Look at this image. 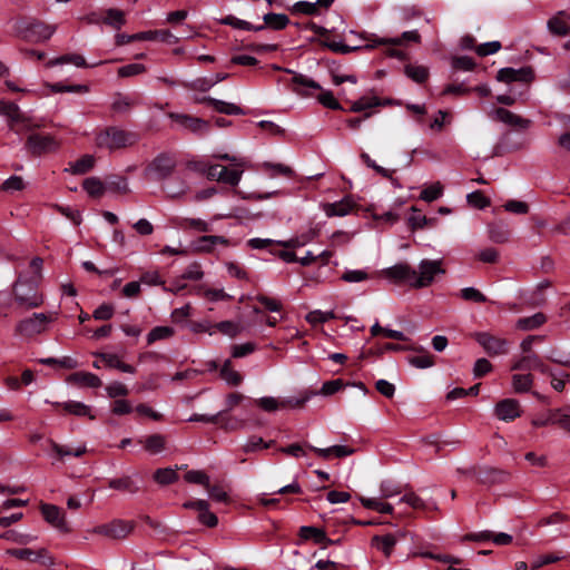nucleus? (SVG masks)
I'll list each match as a JSON object with an SVG mask.
<instances>
[{
	"label": "nucleus",
	"mask_w": 570,
	"mask_h": 570,
	"mask_svg": "<svg viewBox=\"0 0 570 570\" xmlns=\"http://www.w3.org/2000/svg\"><path fill=\"white\" fill-rule=\"evenodd\" d=\"M549 30L557 36H567L570 32V26L561 20L559 16L551 18L548 21Z\"/></svg>",
	"instance_id": "obj_49"
},
{
	"label": "nucleus",
	"mask_w": 570,
	"mask_h": 570,
	"mask_svg": "<svg viewBox=\"0 0 570 570\" xmlns=\"http://www.w3.org/2000/svg\"><path fill=\"white\" fill-rule=\"evenodd\" d=\"M420 353L421 355L419 356H410L407 358L411 365L417 368H428L434 365V356L431 355L424 347Z\"/></svg>",
	"instance_id": "obj_44"
},
{
	"label": "nucleus",
	"mask_w": 570,
	"mask_h": 570,
	"mask_svg": "<svg viewBox=\"0 0 570 570\" xmlns=\"http://www.w3.org/2000/svg\"><path fill=\"white\" fill-rule=\"evenodd\" d=\"M106 61H100V62H97L95 65L89 66V65H87L86 59L81 55L68 53V55H63L61 57H58V58H56L53 60H50L47 63V66L48 67H52V66H56V65L73 63L77 67L86 68V67H95V66H98V65H102Z\"/></svg>",
	"instance_id": "obj_24"
},
{
	"label": "nucleus",
	"mask_w": 570,
	"mask_h": 570,
	"mask_svg": "<svg viewBox=\"0 0 570 570\" xmlns=\"http://www.w3.org/2000/svg\"><path fill=\"white\" fill-rule=\"evenodd\" d=\"M131 106L132 101L128 97L118 95L114 100L111 108L115 112L125 114L129 111Z\"/></svg>",
	"instance_id": "obj_62"
},
{
	"label": "nucleus",
	"mask_w": 570,
	"mask_h": 570,
	"mask_svg": "<svg viewBox=\"0 0 570 570\" xmlns=\"http://www.w3.org/2000/svg\"><path fill=\"white\" fill-rule=\"evenodd\" d=\"M49 317L43 313H36L32 317L20 321L16 326V333L23 336H33L45 331Z\"/></svg>",
	"instance_id": "obj_8"
},
{
	"label": "nucleus",
	"mask_w": 570,
	"mask_h": 570,
	"mask_svg": "<svg viewBox=\"0 0 570 570\" xmlns=\"http://www.w3.org/2000/svg\"><path fill=\"white\" fill-rule=\"evenodd\" d=\"M173 334H174V330L171 327L157 326L149 332V334L147 336V342H148V344H153L154 342H156L158 340H164V338L170 337Z\"/></svg>",
	"instance_id": "obj_52"
},
{
	"label": "nucleus",
	"mask_w": 570,
	"mask_h": 570,
	"mask_svg": "<svg viewBox=\"0 0 570 570\" xmlns=\"http://www.w3.org/2000/svg\"><path fill=\"white\" fill-rule=\"evenodd\" d=\"M411 210L413 214L407 218V224L412 232L434 226L438 222L436 218H429L424 215H421L416 207H412Z\"/></svg>",
	"instance_id": "obj_25"
},
{
	"label": "nucleus",
	"mask_w": 570,
	"mask_h": 570,
	"mask_svg": "<svg viewBox=\"0 0 570 570\" xmlns=\"http://www.w3.org/2000/svg\"><path fill=\"white\" fill-rule=\"evenodd\" d=\"M102 23L119 30L126 23L125 12L115 8L104 10Z\"/></svg>",
	"instance_id": "obj_27"
},
{
	"label": "nucleus",
	"mask_w": 570,
	"mask_h": 570,
	"mask_svg": "<svg viewBox=\"0 0 570 570\" xmlns=\"http://www.w3.org/2000/svg\"><path fill=\"white\" fill-rule=\"evenodd\" d=\"M512 371L538 370L542 374H551L548 365L535 353L528 354L518 360L511 367Z\"/></svg>",
	"instance_id": "obj_18"
},
{
	"label": "nucleus",
	"mask_w": 570,
	"mask_h": 570,
	"mask_svg": "<svg viewBox=\"0 0 570 570\" xmlns=\"http://www.w3.org/2000/svg\"><path fill=\"white\" fill-rule=\"evenodd\" d=\"M474 67L475 62L470 57L461 56L452 58V68L454 70H472Z\"/></svg>",
	"instance_id": "obj_61"
},
{
	"label": "nucleus",
	"mask_w": 570,
	"mask_h": 570,
	"mask_svg": "<svg viewBox=\"0 0 570 570\" xmlns=\"http://www.w3.org/2000/svg\"><path fill=\"white\" fill-rule=\"evenodd\" d=\"M385 277L395 283H405L413 288H423L434 282L438 274H444L441 261L423 259L414 269L407 263H400L383 271Z\"/></svg>",
	"instance_id": "obj_1"
},
{
	"label": "nucleus",
	"mask_w": 570,
	"mask_h": 570,
	"mask_svg": "<svg viewBox=\"0 0 570 570\" xmlns=\"http://www.w3.org/2000/svg\"><path fill=\"white\" fill-rule=\"evenodd\" d=\"M108 487L110 489L128 492L130 494L137 493L139 491V487L128 475L109 480Z\"/></svg>",
	"instance_id": "obj_30"
},
{
	"label": "nucleus",
	"mask_w": 570,
	"mask_h": 570,
	"mask_svg": "<svg viewBox=\"0 0 570 570\" xmlns=\"http://www.w3.org/2000/svg\"><path fill=\"white\" fill-rule=\"evenodd\" d=\"M265 28L269 27L273 30H283L289 23V19L284 13L269 12L263 17Z\"/></svg>",
	"instance_id": "obj_36"
},
{
	"label": "nucleus",
	"mask_w": 570,
	"mask_h": 570,
	"mask_svg": "<svg viewBox=\"0 0 570 570\" xmlns=\"http://www.w3.org/2000/svg\"><path fill=\"white\" fill-rule=\"evenodd\" d=\"M95 157L91 155H85L80 159L70 164V168H66V171H70L72 175H83L88 173L95 166Z\"/></svg>",
	"instance_id": "obj_33"
},
{
	"label": "nucleus",
	"mask_w": 570,
	"mask_h": 570,
	"mask_svg": "<svg viewBox=\"0 0 570 570\" xmlns=\"http://www.w3.org/2000/svg\"><path fill=\"white\" fill-rule=\"evenodd\" d=\"M198 102L212 106L216 111H218L220 114H226V115H244L245 114V111L240 107H238L234 104H230V102H225L223 100L212 98V97H204V98L199 99Z\"/></svg>",
	"instance_id": "obj_21"
},
{
	"label": "nucleus",
	"mask_w": 570,
	"mask_h": 570,
	"mask_svg": "<svg viewBox=\"0 0 570 570\" xmlns=\"http://www.w3.org/2000/svg\"><path fill=\"white\" fill-rule=\"evenodd\" d=\"M299 535L305 540L313 539L316 543H324L325 546L335 543V541L326 537L322 529L315 527H302Z\"/></svg>",
	"instance_id": "obj_28"
},
{
	"label": "nucleus",
	"mask_w": 570,
	"mask_h": 570,
	"mask_svg": "<svg viewBox=\"0 0 570 570\" xmlns=\"http://www.w3.org/2000/svg\"><path fill=\"white\" fill-rule=\"evenodd\" d=\"M495 415L503 421L514 420L520 416V405L517 400L505 399L495 405Z\"/></svg>",
	"instance_id": "obj_19"
},
{
	"label": "nucleus",
	"mask_w": 570,
	"mask_h": 570,
	"mask_svg": "<svg viewBox=\"0 0 570 570\" xmlns=\"http://www.w3.org/2000/svg\"><path fill=\"white\" fill-rule=\"evenodd\" d=\"M403 351L421 352V351H423V347L415 346V345L405 346V345H401V344H396V343H386L379 351H376V352L370 351L368 354L381 356L384 352H403Z\"/></svg>",
	"instance_id": "obj_45"
},
{
	"label": "nucleus",
	"mask_w": 570,
	"mask_h": 570,
	"mask_svg": "<svg viewBox=\"0 0 570 570\" xmlns=\"http://www.w3.org/2000/svg\"><path fill=\"white\" fill-rule=\"evenodd\" d=\"M18 35L27 41H45L55 32V27L39 20H21L16 24Z\"/></svg>",
	"instance_id": "obj_5"
},
{
	"label": "nucleus",
	"mask_w": 570,
	"mask_h": 570,
	"mask_svg": "<svg viewBox=\"0 0 570 570\" xmlns=\"http://www.w3.org/2000/svg\"><path fill=\"white\" fill-rule=\"evenodd\" d=\"M135 529L134 521H125L121 519H114L108 523L97 525L92 529V533L104 535L112 540L126 539Z\"/></svg>",
	"instance_id": "obj_6"
},
{
	"label": "nucleus",
	"mask_w": 570,
	"mask_h": 570,
	"mask_svg": "<svg viewBox=\"0 0 570 570\" xmlns=\"http://www.w3.org/2000/svg\"><path fill=\"white\" fill-rule=\"evenodd\" d=\"M60 141L52 135L32 132L26 139V150L33 157L56 153L60 148Z\"/></svg>",
	"instance_id": "obj_4"
},
{
	"label": "nucleus",
	"mask_w": 570,
	"mask_h": 570,
	"mask_svg": "<svg viewBox=\"0 0 570 570\" xmlns=\"http://www.w3.org/2000/svg\"><path fill=\"white\" fill-rule=\"evenodd\" d=\"M58 406H61L63 411H66L69 414L76 415V416H89L91 420L95 419L94 415L90 414L91 409L90 406L76 401H68L63 403H58Z\"/></svg>",
	"instance_id": "obj_32"
},
{
	"label": "nucleus",
	"mask_w": 570,
	"mask_h": 570,
	"mask_svg": "<svg viewBox=\"0 0 570 570\" xmlns=\"http://www.w3.org/2000/svg\"><path fill=\"white\" fill-rule=\"evenodd\" d=\"M443 194V186L440 181L432 184L421 191L420 198L424 202L431 203L440 198Z\"/></svg>",
	"instance_id": "obj_48"
},
{
	"label": "nucleus",
	"mask_w": 570,
	"mask_h": 570,
	"mask_svg": "<svg viewBox=\"0 0 570 570\" xmlns=\"http://www.w3.org/2000/svg\"><path fill=\"white\" fill-rule=\"evenodd\" d=\"M353 203L348 199L324 205V210L328 217L345 216L351 213Z\"/></svg>",
	"instance_id": "obj_35"
},
{
	"label": "nucleus",
	"mask_w": 570,
	"mask_h": 570,
	"mask_svg": "<svg viewBox=\"0 0 570 570\" xmlns=\"http://www.w3.org/2000/svg\"><path fill=\"white\" fill-rule=\"evenodd\" d=\"M547 322V317L543 313H537L529 317H522L517 321V327L521 331H532Z\"/></svg>",
	"instance_id": "obj_34"
},
{
	"label": "nucleus",
	"mask_w": 570,
	"mask_h": 570,
	"mask_svg": "<svg viewBox=\"0 0 570 570\" xmlns=\"http://www.w3.org/2000/svg\"><path fill=\"white\" fill-rule=\"evenodd\" d=\"M551 424H558L570 432V412L561 410L550 411Z\"/></svg>",
	"instance_id": "obj_50"
},
{
	"label": "nucleus",
	"mask_w": 570,
	"mask_h": 570,
	"mask_svg": "<svg viewBox=\"0 0 570 570\" xmlns=\"http://www.w3.org/2000/svg\"><path fill=\"white\" fill-rule=\"evenodd\" d=\"M320 6L316 2L299 1L293 7L294 12H299L308 16H315L320 13Z\"/></svg>",
	"instance_id": "obj_54"
},
{
	"label": "nucleus",
	"mask_w": 570,
	"mask_h": 570,
	"mask_svg": "<svg viewBox=\"0 0 570 570\" xmlns=\"http://www.w3.org/2000/svg\"><path fill=\"white\" fill-rule=\"evenodd\" d=\"M371 334L372 336L383 335L396 341H409V337H406L403 332L382 327L377 322L371 327Z\"/></svg>",
	"instance_id": "obj_40"
},
{
	"label": "nucleus",
	"mask_w": 570,
	"mask_h": 570,
	"mask_svg": "<svg viewBox=\"0 0 570 570\" xmlns=\"http://www.w3.org/2000/svg\"><path fill=\"white\" fill-rule=\"evenodd\" d=\"M361 159L363 160V163L368 167V168H372L373 170H375L379 175H381L382 177L384 178H387L393 186L400 188L401 187V184L399 181V179L394 178L393 177V173L394 170H391V169H386L380 165H377L366 153H362L360 155Z\"/></svg>",
	"instance_id": "obj_26"
},
{
	"label": "nucleus",
	"mask_w": 570,
	"mask_h": 570,
	"mask_svg": "<svg viewBox=\"0 0 570 570\" xmlns=\"http://www.w3.org/2000/svg\"><path fill=\"white\" fill-rule=\"evenodd\" d=\"M263 168L271 171V176L283 175L285 177H293L294 171L291 167L283 164L264 163Z\"/></svg>",
	"instance_id": "obj_53"
},
{
	"label": "nucleus",
	"mask_w": 570,
	"mask_h": 570,
	"mask_svg": "<svg viewBox=\"0 0 570 570\" xmlns=\"http://www.w3.org/2000/svg\"><path fill=\"white\" fill-rule=\"evenodd\" d=\"M85 190L92 197H100L106 190L105 184L97 177L86 178L82 183Z\"/></svg>",
	"instance_id": "obj_41"
},
{
	"label": "nucleus",
	"mask_w": 570,
	"mask_h": 570,
	"mask_svg": "<svg viewBox=\"0 0 570 570\" xmlns=\"http://www.w3.org/2000/svg\"><path fill=\"white\" fill-rule=\"evenodd\" d=\"M137 140L138 136L135 132L118 127H107L97 134L95 142L99 148L115 150L132 146Z\"/></svg>",
	"instance_id": "obj_2"
},
{
	"label": "nucleus",
	"mask_w": 570,
	"mask_h": 570,
	"mask_svg": "<svg viewBox=\"0 0 570 570\" xmlns=\"http://www.w3.org/2000/svg\"><path fill=\"white\" fill-rule=\"evenodd\" d=\"M493 118L498 121H501L510 127L520 130L528 129L531 125L530 119L522 118L521 116L513 114L512 111L502 107H499L494 110Z\"/></svg>",
	"instance_id": "obj_17"
},
{
	"label": "nucleus",
	"mask_w": 570,
	"mask_h": 570,
	"mask_svg": "<svg viewBox=\"0 0 570 570\" xmlns=\"http://www.w3.org/2000/svg\"><path fill=\"white\" fill-rule=\"evenodd\" d=\"M548 360L553 362V363H556V364H559V365H562V366H566V367H570V352L569 353H564V352H561L558 348H552L550 351Z\"/></svg>",
	"instance_id": "obj_59"
},
{
	"label": "nucleus",
	"mask_w": 570,
	"mask_h": 570,
	"mask_svg": "<svg viewBox=\"0 0 570 570\" xmlns=\"http://www.w3.org/2000/svg\"><path fill=\"white\" fill-rule=\"evenodd\" d=\"M397 542V538L395 534L389 533L386 535H374L372 538V544L380 549L385 557H390L394 546Z\"/></svg>",
	"instance_id": "obj_31"
},
{
	"label": "nucleus",
	"mask_w": 570,
	"mask_h": 570,
	"mask_svg": "<svg viewBox=\"0 0 570 570\" xmlns=\"http://www.w3.org/2000/svg\"><path fill=\"white\" fill-rule=\"evenodd\" d=\"M534 79V70L532 67L527 66L520 69L502 68L497 73V80L505 83L513 81L530 83Z\"/></svg>",
	"instance_id": "obj_9"
},
{
	"label": "nucleus",
	"mask_w": 570,
	"mask_h": 570,
	"mask_svg": "<svg viewBox=\"0 0 570 570\" xmlns=\"http://www.w3.org/2000/svg\"><path fill=\"white\" fill-rule=\"evenodd\" d=\"M41 513L45 520L57 528L61 532H69L70 528L68 522L66 521V515L62 509L55 504L41 503L40 504Z\"/></svg>",
	"instance_id": "obj_12"
},
{
	"label": "nucleus",
	"mask_w": 570,
	"mask_h": 570,
	"mask_svg": "<svg viewBox=\"0 0 570 570\" xmlns=\"http://www.w3.org/2000/svg\"><path fill=\"white\" fill-rule=\"evenodd\" d=\"M475 340L491 356L505 354L508 352V342L504 338L493 336L489 333H476Z\"/></svg>",
	"instance_id": "obj_13"
},
{
	"label": "nucleus",
	"mask_w": 570,
	"mask_h": 570,
	"mask_svg": "<svg viewBox=\"0 0 570 570\" xmlns=\"http://www.w3.org/2000/svg\"><path fill=\"white\" fill-rule=\"evenodd\" d=\"M214 326L220 333L228 335L230 337H235L240 332V327L230 321L219 322V323L215 324Z\"/></svg>",
	"instance_id": "obj_63"
},
{
	"label": "nucleus",
	"mask_w": 570,
	"mask_h": 570,
	"mask_svg": "<svg viewBox=\"0 0 570 570\" xmlns=\"http://www.w3.org/2000/svg\"><path fill=\"white\" fill-rule=\"evenodd\" d=\"M511 232L507 224L499 222L489 226V237L497 244L507 243L510 239Z\"/></svg>",
	"instance_id": "obj_29"
},
{
	"label": "nucleus",
	"mask_w": 570,
	"mask_h": 570,
	"mask_svg": "<svg viewBox=\"0 0 570 570\" xmlns=\"http://www.w3.org/2000/svg\"><path fill=\"white\" fill-rule=\"evenodd\" d=\"M184 478L189 483L202 484L205 488L208 487L209 483V476L203 471H188Z\"/></svg>",
	"instance_id": "obj_57"
},
{
	"label": "nucleus",
	"mask_w": 570,
	"mask_h": 570,
	"mask_svg": "<svg viewBox=\"0 0 570 570\" xmlns=\"http://www.w3.org/2000/svg\"><path fill=\"white\" fill-rule=\"evenodd\" d=\"M315 394H317V392L306 391L303 393L302 397H299V399H286V400H279V402L282 403V409L303 407L304 404Z\"/></svg>",
	"instance_id": "obj_55"
},
{
	"label": "nucleus",
	"mask_w": 570,
	"mask_h": 570,
	"mask_svg": "<svg viewBox=\"0 0 570 570\" xmlns=\"http://www.w3.org/2000/svg\"><path fill=\"white\" fill-rule=\"evenodd\" d=\"M307 448L315 452L320 458L322 459H330L332 455L336 458H344L353 454L355 450L353 448L346 446V445H333L327 449H320L316 446H313L311 444L307 445Z\"/></svg>",
	"instance_id": "obj_22"
},
{
	"label": "nucleus",
	"mask_w": 570,
	"mask_h": 570,
	"mask_svg": "<svg viewBox=\"0 0 570 570\" xmlns=\"http://www.w3.org/2000/svg\"><path fill=\"white\" fill-rule=\"evenodd\" d=\"M23 188L24 181L20 176H11L1 185V190L3 191L22 190Z\"/></svg>",
	"instance_id": "obj_64"
},
{
	"label": "nucleus",
	"mask_w": 570,
	"mask_h": 570,
	"mask_svg": "<svg viewBox=\"0 0 570 570\" xmlns=\"http://www.w3.org/2000/svg\"><path fill=\"white\" fill-rule=\"evenodd\" d=\"M154 480L160 485H168L178 480V474L171 468L158 469L154 473Z\"/></svg>",
	"instance_id": "obj_42"
},
{
	"label": "nucleus",
	"mask_w": 570,
	"mask_h": 570,
	"mask_svg": "<svg viewBox=\"0 0 570 570\" xmlns=\"http://www.w3.org/2000/svg\"><path fill=\"white\" fill-rule=\"evenodd\" d=\"M185 509H193L198 512V521L208 527L215 528L218 524V518L209 511V503L206 500H191L183 504Z\"/></svg>",
	"instance_id": "obj_14"
},
{
	"label": "nucleus",
	"mask_w": 570,
	"mask_h": 570,
	"mask_svg": "<svg viewBox=\"0 0 570 570\" xmlns=\"http://www.w3.org/2000/svg\"><path fill=\"white\" fill-rule=\"evenodd\" d=\"M317 100L326 108L342 110L341 104L335 99L331 91H322L318 95Z\"/></svg>",
	"instance_id": "obj_58"
},
{
	"label": "nucleus",
	"mask_w": 570,
	"mask_h": 570,
	"mask_svg": "<svg viewBox=\"0 0 570 570\" xmlns=\"http://www.w3.org/2000/svg\"><path fill=\"white\" fill-rule=\"evenodd\" d=\"M509 478V472L497 468H484L479 473V481L490 485L507 482Z\"/></svg>",
	"instance_id": "obj_20"
},
{
	"label": "nucleus",
	"mask_w": 570,
	"mask_h": 570,
	"mask_svg": "<svg viewBox=\"0 0 570 570\" xmlns=\"http://www.w3.org/2000/svg\"><path fill=\"white\" fill-rule=\"evenodd\" d=\"M283 71L293 75V78L291 80L292 90L299 96H308V89L322 90V87L318 82L314 81L313 79L302 73H296L295 71L287 68H283Z\"/></svg>",
	"instance_id": "obj_16"
},
{
	"label": "nucleus",
	"mask_w": 570,
	"mask_h": 570,
	"mask_svg": "<svg viewBox=\"0 0 570 570\" xmlns=\"http://www.w3.org/2000/svg\"><path fill=\"white\" fill-rule=\"evenodd\" d=\"M405 73L409 78L414 80L417 83L424 82L429 77V69L423 66H405Z\"/></svg>",
	"instance_id": "obj_46"
},
{
	"label": "nucleus",
	"mask_w": 570,
	"mask_h": 570,
	"mask_svg": "<svg viewBox=\"0 0 570 570\" xmlns=\"http://www.w3.org/2000/svg\"><path fill=\"white\" fill-rule=\"evenodd\" d=\"M7 553L20 559L26 560L29 562H40L43 566L52 567L55 564L53 559L48 554V551L42 548L39 550H32V549H8Z\"/></svg>",
	"instance_id": "obj_11"
},
{
	"label": "nucleus",
	"mask_w": 570,
	"mask_h": 570,
	"mask_svg": "<svg viewBox=\"0 0 570 570\" xmlns=\"http://www.w3.org/2000/svg\"><path fill=\"white\" fill-rule=\"evenodd\" d=\"M460 295L465 301H472L475 303L487 302V297L474 287H465V288L461 289Z\"/></svg>",
	"instance_id": "obj_60"
},
{
	"label": "nucleus",
	"mask_w": 570,
	"mask_h": 570,
	"mask_svg": "<svg viewBox=\"0 0 570 570\" xmlns=\"http://www.w3.org/2000/svg\"><path fill=\"white\" fill-rule=\"evenodd\" d=\"M533 383V376L531 374H514L512 376V385L515 392L523 393L528 392Z\"/></svg>",
	"instance_id": "obj_43"
},
{
	"label": "nucleus",
	"mask_w": 570,
	"mask_h": 570,
	"mask_svg": "<svg viewBox=\"0 0 570 570\" xmlns=\"http://www.w3.org/2000/svg\"><path fill=\"white\" fill-rule=\"evenodd\" d=\"M243 175V170L238 169H228L223 166L222 177L219 178L220 183L228 184L230 186L238 185Z\"/></svg>",
	"instance_id": "obj_51"
},
{
	"label": "nucleus",
	"mask_w": 570,
	"mask_h": 570,
	"mask_svg": "<svg viewBox=\"0 0 570 570\" xmlns=\"http://www.w3.org/2000/svg\"><path fill=\"white\" fill-rule=\"evenodd\" d=\"M146 71L141 63H130L118 69V76L121 78L134 77Z\"/></svg>",
	"instance_id": "obj_56"
},
{
	"label": "nucleus",
	"mask_w": 570,
	"mask_h": 570,
	"mask_svg": "<svg viewBox=\"0 0 570 570\" xmlns=\"http://www.w3.org/2000/svg\"><path fill=\"white\" fill-rule=\"evenodd\" d=\"M14 302L26 308L39 307L43 303L42 295L38 292L35 279L18 278L13 285Z\"/></svg>",
	"instance_id": "obj_3"
},
{
	"label": "nucleus",
	"mask_w": 570,
	"mask_h": 570,
	"mask_svg": "<svg viewBox=\"0 0 570 570\" xmlns=\"http://www.w3.org/2000/svg\"><path fill=\"white\" fill-rule=\"evenodd\" d=\"M222 24H227L236 29L243 30H253V31H262L265 29V26H253L252 23L240 20L234 16H227L219 20Z\"/></svg>",
	"instance_id": "obj_39"
},
{
	"label": "nucleus",
	"mask_w": 570,
	"mask_h": 570,
	"mask_svg": "<svg viewBox=\"0 0 570 570\" xmlns=\"http://www.w3.org/2000/svg\"><path fill=\"white\" fill-rule=\"evenodd\" d=\"M176 167V160L169 154L158 155L145 169V176L149 178L154 175L157 180H164L169 177Z\"/></svg>",
	"instance_id": "obj_7"
},
{
	"label": "nucleus",
	"mask_w": 570,
	"mask_h": 570,
	"mask_svg": "<svg viewBox=\"0 0 570 570\" xmlns=\"http://www.w3.org/2000/svg\"><path fill=\"white\" fill-rule=\"evenodd\" d=\"M71 384L83 385L89 387H99L102 385L101 380L89 372H76L68 376L67 380Z\"/></svg>",
	"instance_id": "obj_23"
},
{
	"label": "nucleus",
	"mask_w": 570,
	"mask_h": 570,
	"mask_svg": "<svg viewBox=\"0 0 570 570\" xmlns=\"http://www.w3.org/2000/svg\"><path fill=\"white\" fill-rule=\"evenodd\" d=\"M142 443V441H140ZM144 448L149 453L156 454L165 450L166 438L163 434H151L144 441Z\"/></svg>",
	"instance_id": "obj_37"
},
{
	"label": "nucleus",
	"mask_w": 570,
	"mask_h": 570,
	"mask_svg": "<svg viewBox=\"0 0 570 570\" xmlns=\"http://www.w3.org/2000/svg\"><path fill=\"white\" fill-rule=\"evenodd\" d=\"M0 538L16 542L18 544H28L37 539L36 535L29 533H20L14 530L6 531L0 535Z\"/></svg>",
	"instance_id": "obj_47"
},
{
	"label": "nucleus",
	"mask_w": 570,
	"mask_h": 570,
	"mask_svg": "<svg viewBox=\"0 0 570 570\" xmlns=\"http://www.w3.org/2000/svg\"><path fill=\"white\" fill-rule=\"evenodd\" d=\"M220 377L225 380L229 385L237 386L242 383L243 376L232 368V361H225L220 368Z\"/></svg>",
	"instance_id": "obj_38"
},
{
	"label": "nucleus",
	"mask_w": 570,
	"mask_h": 570,
	"mask_svg": "<svg viewBox=\"0 0 570 570\" xmlns=\"http://www.w3.org/2000/svg\"><path fill=\"white\" fill-rule=\"evenodd\" d=\"M0 115L9 118L11 127H13V124H22V129L24 130H33L41 127L40 124H32L13 102L0 100Z\"/></svg>",
	"instance_id": "obj_10"
},
{
	"label": "nucleus",
	"mask_w": 570,
	"mask_h": 570,
	"mask_svg": "<svg viewBox=\"0 0 570 570\" xmlns=\"http://www.w3.org/2000/svg\"><path fill=\"white\" fill-rule=\"evenodd\" d=\"M170 118L181 126L183 128L194 134H206L208 132L210 125L208 121L184 114H171Z\"/></svg>",
	"instance_id": "obj_15"
}]
</instances>
